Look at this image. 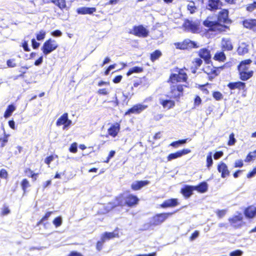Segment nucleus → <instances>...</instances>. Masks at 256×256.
<instances>
[{"mask_svg": "<svg viewBox=\"0 0 256 256\" xmlns=\"http://www.w3.org/2000/svg\"><path fill=\"white\" fill-rule=\"evenodd\" d=\"M194 190L200 193H204L208 190V184L205 182H202L200 183L198 186H194Z\"/></svg>", "mask_w": 256, "mask_h": 256, "instance_id": "27", "label": "nucleus"}, {"mask_svg": "<svg viewBox=\"0 0 256 256\" xmlns=\"http://www.w3.org/2000/svg\"><path fill=\"white\" fill-rule=\"evenodd\" d=\"M222 6V2L220 0H208V9L210 10H215Z\"/></svg>", "mask_w": 256, "mask_h": 256, "instance_id": "13", "label": "nucleus"}, {"mask_svg": "<svg viewBox=\"0 0 256 256\" xmlns=\"http://www.w3.org/2000/svg\"><path fill=\"white\" fill-rule=\"evenodd\" d=\"M187 8L190 14H194L196 9L195 4L193 2H189L187 6Z\"/></svg>", "mask_w": 256, "mask_h": 256, "instance_id": "37", "label": "nucleus"}, {"mask_svg": "<svg viewBox=\"0 0 256 256\" xmlns=\"http://www.w3.org/2000/svg\"><path fill=\"white\" fill-rule=\"evenodd\" d=\"M130 34L138 37L146 38L148 36L149 31L142 25L134 26Z\"/></svg>", "mask_w": 256, "mask_h": 256, "instance_id": "5", "label": "nucleus"}, {"mask_svg": "<svg viewBox=\"0 0 256 256\" xmlns=\"http://www.w3.org/2000/svg\"><path fill=\"white\" fill-rule=\"evenodd\" d=\"M244 214L247 218H254L256 216V208L254 206H249L245 210Z\"/></svg>", "mask_w": 256, "mask_h": 256, "instance_id": "25", "label": "nucleus"}, {"mask_svg": "<svg viewBox=\"0 0 256 256\" xmlns=\"http://www.w3.org/2000/svg\"><path fill=\"white\" fill-rule=\"evenodd\" d=\"M178 204V200L176 198H172L165 200L162 204L161 207L166 208L168 207H173Z\"/></svg>", "mask_w": 256, "mask_h": 256, "instance_id": "21", "label": "nucleus"}, {"mask_svg": "<svg viewBox=\"0 0 256 256\" xmlns=\"http://www.w3.org/2000/svg\"><path fill=\"white\" fill-rule=\"evenodd\" d=\"M21 186L22 190H24V192H25L26 188L30 186V184L28 180L25 178L22 180Z\"/></svg>", "mask_w": 256, "mask_h": 256, "instance_id": "40", "label": "nucleus"}, {"mask_svg": "<svg viewBox=\"0 0 256 256\" xmlns=\"http://www.w3.org/2000/svg\"><path fill=\"white\" fill-rule=\"evenodd\" d=\"M184 26L188 31L195 33L198 30V25L195 22L190 20H186L184 24Z\"/></svg>", "mask_w": 256, "mask_h": 256, "instance_id": "12", "label": "nucleus"}, {"mask_svg": "<svg viewBox=\"0 0 256 256\" xmlns=\"http://www.w3.org/2000/svg\"><path fill=\"white\" fill-rule=\"evenodd\" d=\"M115 153V151L111 150L109 153L107 160H105L104 162L106 163L108 162L114 156Z\"/></svg>", "mask_w": 256, "mask_h": 256, "instance_id": "60", "label": "nucleus"}, {"mask_svg": "<svg viewBox=\"0 0 256 256\" xmlns=\"http://www.w3.org/2000/svg\"><path fill=\"white\" fill-rule=\"evenodd\" d=\"M98 93L100 94H102V95H106L108 94V91L106 88H102L100 89Z\"/></svg>", "mask_w": 256, "mask_h": 256, "instance_id": "62", "label": "nucleus"}, {"mask_svg": "<svg viewBox=\"0 0 256 256\" xmlns=\"http://www.w3.org/2000/svg\"><path fill=\"white\" fill-rule=\"evenodd\" d=\"M32 46L34 48L36 49L38 48L40 46V43L36 42L35 39L33 38L32 40Z\"/></svg>", "mask_w": 256, "mask_h": 256, "instance_id": "63", "label": "nucleus"}, {"mask_svg": "<svg viewBox=\"0 0 256 256\" xmlns=\"http://www.w3.org/2000/svg\"><path fill=\"white\" fill-rule=\"evenodd\" d=\"M228 16V10L225 9L222 10L219 12L216 21L207 19L204 22L203 24L205 26L208 28L209 30L211 31L218 32H226L228 26L222 24H227L229 22Z\"/></svg>", "mask_w": 256, "mask_h": 256, "instance_id": "1", "label": "nucleus"}, {"mask_svg": "<svg viewBox=\"0 0 256 256\" xmlns=\"http://www.w3.org/2000/svg\"><path fill=\"white\" fill-rule=\"evenodd\" d=\"M228 86L231 90H234L236 88L242 90L245 87V84L241 82H230L228 84Z\"/></svg>", "mask_w": 256, "mask_h": 256, "instance_id": "28", "label": "nucleus"}, {"mask_svg": "<svg viewBox=\"0 0 256 256\" xmlns=\"http://www.w3.org/2000/svg\"><path fill=\"white\" fill-rule=\"evenodd\" d=\"M15 110L16 107L14 106L9 105L4 112V117L6 118L10 117Z\"/></svg>", "mask_w": 256, "mask_h": 256, "instance_id": "32", "label": "nucleus"}, {"mask_svg": "<svg viewBox=\"0 0 256 256\" xmlns=\"http://www.w3.org/2000/svg\"><path fill=\"white\" fill-rule=\"evenodd\" d=\"M223 155V152L222 151L216 152L214 155L215 160H218L222 157Z\"/></svg>", "mask_w": 256, "mask_h": 256, "instance_id": "57", "label": "nucleus"}, {"mask_svg": "<svg viewBox=\"0 0 256 256\" xmlns=\"http://www.w3.org/2000/svg\"><path fill=\"white\" fill-rule=\"evenodd\" d=\"M214 98L216 100H220L223 98V96L222 93L219 92H214L212 94Z\"/></svg>", "mask_w": 256, "mask_h": 256, "instance_id": "44", "label": "nucleus"}, {"mask_svg": "<svg viewBox=\"0 0 256 256\" xmlns=\"http://www.w3.org/2000/svg\"><path fill=\"white\" fill-rule=\"evenodd\" d=\"M218 170L219 172L221 173V176L222 178H225L230 175V172L228 170V168L226 164L223 162H221L218 164Z\"/></svg>", "mask_w": 256, "mask_h": 256, "instance_id": "11", "label": "nucleus"}, {"mask_svg": "<svg viewBox=\"0 0 256 256\" xmlns=\"http://www.w3.org/2000/svg\"><path fill=\"white\" fill-rule=\"evenodd\" d=\"M188 140V138H186V139H184V140H178V141L174 142L170 144V146H172L173 147H174V148H178L180 145L186 144Z\"/></svg>", "mask_w": 256, "mask_h": 256, "instance_id": "35", "label": "nucleus"}, {"mask_svg": "<svg viewBox=\"0 0 256 256\" xmlns=\"http://www.w3.org/2000/svg\"><path fill=\"white\" fill-rule=\"evenodd\" d=\"M182 42L183 44V47H182V48L184 50L190 48H196L198 47V46H197L196 43L190 40L189 39H186Z\"/></svg>", "mask_w": 256, "mask_h": 256, "instance_id": "23", "label": "nucleus"}, {"mask_svg": "<svg viewBox=\"0 0 256 256\" xmlns=\"http://www.w3.org/2000/svg\"><path fill=\"white\" fill-rule=\"evenodd\" d=\"M0 141L2 142L1 146L4 147L5 144L8 142V136L4 134L3 138H0Z\"/></svg>", "mask_w": 256, "mask_h": 256, "instance_id": "56", "label": "nucleus"}, {"mask_svg": "<svg viewBox=\"0 0 256 256\" xmlns=\"http://www.w3.org/2000/svg\"><path fill=\"white\" fill-rule=\"evenodd\" d=\"M194 190V186L186 185L181 189V193L186 198H188L192 195Z\"/></svg>", "mask_w": 256, "mask_h": 256, "instance_id": "16", "label": "nucleus"}, {"mask_svg": "<svg viewBox=\"0 0 256 256\" xmlns=\"http://www.w3.org/2000/svg\"><path fill=\"white\" fill-rule=\"evenodd\" d=\"M199 232L198 230H196L192 234V235L190 237V241H193L198 236H199Z\"/></svg>", "mask_w": 256, "mask_h": 256, "instance_id": "54", "label": "nucleus"}, {"mask_svg": "<svg viewBox=\"0 0 256 256\" xmlns=\"http://www.w3.org/2000/svg\"><path fill=\"white\" fill-rule=\"evenodd\" d=\"M58 4L57 6L60 9H63L66 7V2L65 0H58Z\"/></svg>", "mask_w": 256, "mask_h": 256, "instance_id": "49", "label": "nucleus"}, {"mask_svg": "<svg viewBox=\"0 0 256 256\" xmlns=\"http://www.w3.org/2000/svg\"><path fill=\"white\" fill-rule=\"evenodd\" d=\"M96 11L95 8L81 7L77 9L78 14H92Z\"/></svg>", "mask_w": 256, "mask_h": 256, "instance_id": "18", "label": "nucleus"}, {"mask_svg": "<svg viewBox=\"0 0 256 256\" xmlns=\"http://www.w3.org/2000/svg\"><path fill=\"white\" fill-rule=\"evenodd\" d=\"M10 212V210H9L8 208L4 205V207L2 208V215H7Z\"/></svg>", "mask_w": 256, "mask_h": 256, "instance_id": "55", "label": "nucleus"}, {"mask_svg": "<svg viewBox=\"0 0 256 256\" xmlns=\"http://www.w3.org/2000/svg\"><path fill=\"white\" fill-rule=\"evenodd\" d=\"M148 108L147 105L138 104L134 106L132 108H130L125 114L126 115L130 114H138L144 111Z\"/></svg>", "mask_w": 256, "mask_h": 256, "instance_id": "7", "label": "nucleus"}, {"mask_svg": "<svg viewBox=\"0 0 256 256\" xmlns=\"http://www.w3.org/2000/svg\"><path fill=\"white\" fill-rule=\"evenodd\" d=\"M242 216V214L234 216L229 218V222L231 225L234 228H238L241 226Z\"/></svg>", "mask_w": 256, "mask_h": 256, "instance_id": "14", "label": "nucleus"}, {"mask_svg": "<svg viewBox=\"0 0 256 256\" xmlns=\"http://www.w3.org/2000/svg\"><path fill=\"white\" fill-rule=\"evenodd\" d=\"M122 206V203H120L118 200H116V202L114 203H110L108 204V207L110 208H112L116 206Z\"/></svg>", "mask_w": 256, "mask_h": 256, "instance_id": "53", "label": "nucleus"}, {"mask_svg": "<svg viewBox=\"0 0 256 256\" xmlns=\"http://www.w3.org/2000/svg\"><path fill=\"white\" fill-rule=\"evenodd\" d=\"M188 78L186 74L182 69L178 70V74H172L170 78V81L174 84L177 82H186Z\"/></svg>", "mask_w": 256, "mask_h": 256, "instance_id": "4", "label": "nucleus"}, {"mask_svg": "<svg viewBox=\"0 0 256 256\" xmlns=\"http://www.w3.org/2000/svg\"><path fill=\"white\" fill-rule=\"evenodd\" d=\"M46 32L44 30H41L36 34V39L38 40H42L45 38Z\"/></svg>", "mask_w": 256, "mask_h": 256, "instance_id": "42", "label": "nucleus"}, {"mask_svg": "<svg viewBox=\"0 0 256 256\" xmlns=\"http://www.w3.org/2000/svg\"><path fill=\"white\" fill-rule=\"evenodd\" d=\"M198 56L201 58L204 59L206 64H208L210 60V50L208 48H203L200 49L198 52Z\"/></svg>", "mask_w": 256, "mask_h": 256, "instance_id": "9", "label": "nucleus"}, {"mask_svg": "<svg viewBox=\"0 0 256 256\" xmlns=\"http://www.w3.org/2000/svg\"><path fill=\"white\" fill-rule=\"evenodd\" d=\"M116 236V234L114 232H106L102 234V240L106 242Z\"/></svg>", "mask_w": 256, "mask_h": 256, "instance_id": "30", "label": "nucleus"}, {"mask_svg": "<svg viewBox=\"0 0 256 256\" xmlns=\"http://www.w3.org/2000/svg\"><path fill=\"white\" fill-rule=\"evenodd\" d=\"M190 152V150L188 149H184L182 150L176 152L174 153L170 154L168 156V160L171 161L172 160L181 157L182 156Z\"/></svg>", "mask_w": 256, "mask_h": 256, "instance_id": "10", "label": "nucleus"}, {"mask_svg": "<svg viewBox=\"0 0 256 256\" xmlns=\"http://www.w3.org/2000/svg\"><path fill=\"white\" fill-rule=\"evenodd\" d=\"M58 46L56 41L50 38L44 44L42 50L44 54L47 55L55 50Z\"/></svg>", "mask_w": 256, "mask_h": 256, "instance_id": "3", "label": "nucleus"}, {"mask_svg": "<svg viewBox=\"0 0 256 256\" xmlns=\"http://www.w3.org/2000/svg\"><path fill=\"white\" fill-rule=\"evenodd\" d=\"M256 158V150H254L252 152H250L247 156L245 162H249L251 161L254 158Z\"/></svg>", "mask_w": 256, "mask_h": 256, "instance_id": "38", "label": "nucleus"}, {"mask_svg": "<svg viewBox=\"0 0 256 256\" xmlns=\"http://www.w3.org/2000/svg\"><path fill=\"white\" fill-rule=\"evenodd\" d=\"M256 8V2L252 4H248L246 7V10L250 12H252Z\"/></svg>", "mask_w": 256, "mask_h": 256, "instance_id": "47", "label": "nucleus"}, {"mask_svg": "<svg viewBox=\"0 0 256 256\" xmlns=\"http://www.w3.org/2000/svg\"><path fill=\"white\" fill-rule=\"evenodd\" d=\"M105 242H103L102 240V238L100 239V240L96 244V248L98 250H100L102 249L103 244Z\"/></svg>", "mask_w": 256, "mask_h": 256, "instance_id": "58", "label": "nucleus"}, {"mask_svg": "<svg viewBox=\"0 0 256 256\" xmlns=\"http://www.w3.org/2000/svg\"><path fill=\"white\" fill-rule=\"evenodd\" d=\"M148 180L135 181L132 184V188L134 190H139L142 187L148 184Z\"/></svg>", "mask_w": 256, "mask_h": 256, "instance_id": "17", "label": "nucleus"}, {"mask_svg": "<svg viewBox=\"0 0 256 256\" xmlns=\"http://www.w3.org/2000/svg\"><path fill=\"white\" fill-rule=\"evenodd\" d=\"M240 78L242 80H246L252 76L253 71H239Z\"/></svg>", "mask_w": 256, "mask_h": 256, "instance_id": "29", "label": "nucleus"}, {"mask_svg": "<svg viewBox=\"0 0 256 256\" xmlns=\"http://www.w3.org/2000/svg\"><path fill=\"white\" fill-rule=\"evenodd\" d=\"M184 86V85L180 84L172 86H170L171 97L174 98H179L183 92Z\"/></svg>", "mask_w": 256, "mask_h": 256, "instance_id": "6", "label": "nucleus"}, {"mask_svg": "<svg viewBox=\"0 0 256 256\" xmlns=\"http://www.w3.org/2000/svg\"><path fill=\"white\" fill-rule=\"evenodd\" d=\"M138 201V197L132 194H128L125 198V203L128 206H132L136 204Z\"/></svg>", "mask_w": 256, "mask_h": 256, "instance_id": "15", "label": "nucleus"}, {"mask_svg": "<svg viewBox=\"0 0 256 256\" xmlns=\"http://www.w3.org/2000/svg\"><path fill=\"white\" fill-rule=\"evenodd\" d=\"M62 218L60 216H58L55 218L52 222L56 228H58L62 224Z\"/></svg>", "mask_w": 256, "mask_h": 256, "instance_id": "39", "label": "nucleus"}, {"mask_svg": "<svg viewBox=\"0 0 256 256\" xmlns=\"http://www.w3.org/2000/svg\"><path fill=\"white\" fill-rule=\"evenodd\" d=\"M206 163L208 168H210L213 164V160L212 158V152H210L207 156Z\"/></svg>", "mask_w": 256, "mask_h": 256, "instance_id": "41", "label": "nucleus"}, {"mask_svg": "<svg viewBox=\"0 0 256 256\" xmlns=\"http://www.w3.org/2000/svg\"><path fill=\"white\" fill-rule=\"evenodd\" d=\"M173 212H168L157 214L152 218L150 221V226H158L164 222Z\"/></svg>", "mask_w": 256, "mask_h": 256, "instance_id": "2", "label": "nucleus"}, {"mask_svg": "<svg viewBox=\"0 0 256 256\" xmlns=\"http://www.w3.org/2000/svg\"><path fill=\"white\" fill-rule=\"evenodd\" d=\"M236 142V140L234 138V135L233 133H232L230 135L229 141L228 142V145L233 146L235 144Z\"/></svg>", "mask_w": 256, "mask_h": 256, "instance_id": "45", "label": "nucleus"}, {"mask_svg": "<svg viewBox=\"0 0 256 256\" xmlns=\"http://www.w3.org/2000/svg\"><path fill=\"white\" fill-rule=\"evenodd\" d=\"M248 48L249 44L245 42H242L240 44L237 52L238 54L244 55L248 52Z\"/></svg>", "mask_w": 256, "mask_h": 256, "instance_id": "20", "label": "nucleus"}, {"mask_svg": "<svg viewBox=\"0 0 256 256\" xmlns=\"http://www.w3.org/2000/svg\"><path fill=\"white\" fill-rule=\"evenodd\" d=\"M8 176V172L4 169H2L0 170V178H6Z\"/></svg>", "mask_w": 256, "mask_h": 256, "instance_id": "51", "label": "nucleus"}, {"mask_svg": "<svg viewBox=\"0 0 256 256\" xmlns=\"http://www.w3.org/2000/svg\"><path fill=\"white\" fill-rule=\"evenodd\" d=\"M252 60L250 59L242 61L238 66V71H248Z\"/></svg>", "mask_w": 256, "mask_h": 256, "instance_id": "22", "label": "nucleus"}, {"mask_svg": "<svg viewBox=\"0 0 256 256\" xmlns=\"http://www.w3.org/2000/svg\"><path fill=\"white\" fill-rule=\"evenodd\" d=\"M162 55V52L159 50H156L151 54L150 60L154 62L158 59Z\"/></svg>", "mask_w": 256, "mask_h": 256, "instance_id": "36", "label": "nucleus"}, {"mask_svg": "<svg viewBox=\"0 0 256 256\" xmlns=\"http://www.w3.org/2000/svg\"><path fill=\"white\" fill-rule=\"evenodd\" d=\"M215 212L217 216H218V217L219 218H222L226 214V210H217Z\"/></svg>", "mask_w": 256, "mask_h": 256, "instance_id": "46", "label": "nucleus"}, {"mask_svg": "<svg viewBox=\"0 0 256 256\" xmlns=\"http://www.w3.org/2000/svg\"><path fill=\"white\" fill-rule=\"evenodd\" d=\"M120 130V125L118 123H116L114 124L112 126L108 129V134L114 138L116 136L118 132Z\"/></svg>", "mask_w": 256, "mask_h": 256, "instance_id": "19", "label": "nucleus"}, {"mask_svg": "<svg viewBox=\"0 0 256 256\" xmlns=\"http://www.w3.org/2000/svg\"><path fill=\"white\" fill-rule=\"evenodd\" d=\"M52 214V212H49L46 213L45 216L42 218V220L39 222L38 224H42L44 220H47L49 217Z\"/></svg>", "mask_w": 256, "mask_h": 256, "instance_id": "50", "label": "nucleus"}, {"mask_svg": "<svg viewBox=\"0 0 256 256\" xmlns=\"http://www.w3.org/2000/svg\"><path fill=\"white\" fill-rule=\"evenodd\" d=\"M174 102L171 100H165L162 101V104L164 108H170L174 106Z\"/></svg>", "mask_w": 256, "mask_h": 256, "instance_id": "33", "label": "nucleus"}, {"mask_svg": "<svg viewBox=\"0 0 256 256\" xmlns=\"http://www.w3.org/2000/svg\"><path fill=\"white\" fill-rule=\"evenodd\" d=\"M6 64L8 68H14L17 66L14 58L8 60L6 62Z\"/></svg>", "mask_w": 256, "mask_h": 256, "instance_id": "43", "label": "nucleus"}, {"mask_svg": "<svg viewBox=\"0 0 256 256\" xmlns=\"http://www.w3.org/2000/svg\"><path fill=\"white\" fill-rule=\"evenodd\" d=\"M242 254V251L240 250H238L230 252V256H241Z\"/></svg>", "mask_w": 256, "mask_h": 256, "instance_id": "48", "label": "nucleus"}, {"mask_svg": "<svg viewBox=\"0 0 256 256\" xmlns=\"http://www.w3.org/2000/svg\"><path fill=\"white\" fill-rule=\"evenodd\" d=\"M226 58V55L223 52H218L216 53L214 56V59L215 60L224 62Z\"/></svg>", "mask_w": 256, "mask_h": 256, "instance_id": "31", "label": "nucleus"}, {"mask_svg": "<svg viewBox=\"0 0 256 256\" xmlns=\"http://www.w3.org/2000/svg\"><path fill=\"white\" fill-rule=\"evenodd\" d=\"M72 122V120L68 118V114L64 113L57 120L56 124L57 126L64 125V129H65L69 126Z\"/></svg>", "mask_w": 256, "mask_h": 256, "instance_id": "8", "label": "nucleus"}, {"mask_svg": "<svg viewBox=\"0 0 256 256\" xmlns=\"http://www.w3.org/2000/svg\"><path fill=\"white\" fill-rule=\"evenodd\" d=\"M52 35L54 36H60L62 35V32L60 30H56L52 32Z\"/></svg>", "mask_w": 256, "mask_h": 256, "instance_id": "59", "label": "nucleus"}, {"mask_svg": "<svg viewBox=\"0 0 256 256\" xmlns=\"http://www.w3.org/2000/svg\"><path fill=\"white\" fill-rule=\"evenodd\" d=\"M222 46L224 50H231L233 48L232 43L230 38H222Z\"/></svg>", "mask_w": 256, "mask_h": 256, "instance_id": "24", "label": "nucleus"}, {"mask_svg": "<svg viewBox=\"0 0 256 256\" xmlns=\"http://www.w3.org/2000/svg\"><path fill=\"white\" fill-rule=\"evenodd\" d=\"M256 174V168H254L251 172L248 173L247 175L248 178H251Z\"/></svg>", "mask_w": 256, "mask_h": 256, "instance_id": "64", "label": "nucleus"}, {"mask_svg": "<svg viewBox=\"0 0 256 256\" xmlns=\"http://www.w3.org/2000/svg\"><path fill=\"white\" fill-rule=\"evenodd\" d=\"M78 150L77 144L74 142L72 144L70 148V151L73 153H76Z\"/></svg>", "mask_w": 256, "mask_h": 256, "instance_id": "52", "label": "nucleus"}, {"mask_svg": "<svg viewBox=\"0 0 256 256\" xmlns=\"http://www.w3.org/2000/svg\"><path fill=\"white\" fill-rule=\"evenodd\" d=\"M243 166V162L242 160H237L234 164L235 168H240Z\"/></svg>", "mask_w": 256, "mask_h": 256, "instance_id": "61", "label": "nucleus"}, {"mask_svg": "<svg viewBox=\"0 0 256 256\" xmlns=\"http://www.w3.org/2000/svg\"><path fill=\"white\" fill-rule=\"evenodd\" d=\"M142 68L140 67L134 66L130 68L127 72V76H130L133 73H138L142 72Z\"/></svg>", "mask_w": 256, "mask_h": 256, "instance_id": "34", "label": "nucleus"}, {"mask_svg": "<svg viewBox=\"0 0 256 256\" xmlns=\"http://www.w3.org/2000/svg\"><path fill=\"white\" fill-rule=\"evenodd\" d=\"M243 25L244 27L254 29L256 27V19H248L243 21Z\"/></svg>", "mask_w": 256, "mask_h": 256, "instance_id": "26", "label": "nucleus"}]
</instances>
